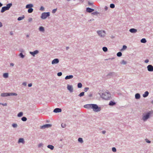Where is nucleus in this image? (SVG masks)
Masks as SVG:
<instances>
[{
	"label": "nucleus",
	"mask_w": 153,
	"mask_h": 153,
	"mask_svg": "<svg viewBox=\"0 0 153 153\" xmlns=\"http://www.w3.org/2000/svg\"><path fill=\"white\" fill-rule=\"evenodd\" d=\"M84 107L88 109H92L95 112H99L101 110L100 107L95 104H89L84 105Z\"/></svg>",
	"instance_id": "nucleus-1"
},
{
	"label": "nucleus",
	"mask_w": 153,
	"mask_h": 153,
	"mask_svg": "<svg viewBox=\"0 0 153 153\" xmlns=\"http://www.w3.org/2000/svg\"><path fill=\"white\" fill-rule=\"evenodd\" d=\"M100 95L102 98L106 100H109L111 97V94L107 90L103 91Z\"/></svg>",
	"instance_id": "nucleus-2"
},
{
	"label": "nucleus",
	"mask_w": 153,
	"mask_h": 153,
	"mask_svg": "<svg viewBox=\"0 0 153 153\" xmlns=\"http://www.w3.org/2000/svg\"><path fill=\"white\" fill-rule=\"evenodd\" d=\"M50 16V13H42L41 18L42 19H45L47 17Z\"/></svg>",
	"instance_id": "nucleus-3"
},
{
	"label": "nucleus",
	"mask_w": 153,
	"mask_h": 153,
	"mask_svg": "<svg viewBox=\"0 0 153 153\" xmlns=\"http://www.w3.org/2000/svg\"><path fill=\"white\" fill-rule=\"evenodd\" d=\"M97 33L101 37H104L105 35V31L104 30L97 31Z\"/></svg>",
	"instance_id": "nucleus-4"
},
{
	"label": "nucleus",
	"mask_w": 153,
	"mask_h": 153,
	"mask_svg": "<svg viewBox=\"0 0 153 153\" xmlns=\"http://www.w3.org/2000/svg\"><path fill=\"white\" fill-rule=\"evenodd\" d=\"M150 113H148L145 116H144L143 117V120L144 121H146L147 120L149 117Z\"/></svg>",
	"instance_id": "nucleus-5"
},
{
	"label": "nucleus",
	"mask_w": 153,
	"mask_h": 153,
	"mask_svg": "<svg viewBox=\"0 0 153 153\" xmlns=\"http://www.w3.org/2000/svg\"><path fill=\"white\" fill-rule=\"evenodd\" d=\"M148 70L149 71H153V66L151 65H149L147 67Z\"/></svg>",
	"instance_id": "nucleus-6"
},
{
	"label": "nucleus",
	"mask_w": 153,
	"mask_h": 153,
	"mask_svg": "<svg viewBox=\"0 0 153 153\" xmlns=\"http://www.w3.org/2000/svg\"><path fill=\"white\" fill-rule=\"evenodd\" d=\"M67 89L70 92H72L73 91V89L71 85H68Z\"/></svg>",
	"instance_id": "nucleus-7"
},
{
	"label": "nucleus",
	"mask_w": 153,
	"mask_h": 153,
	"mask_svg": "<svg viewBox=\"0 0 153 153\" xmlns=\"http://www.w3.org/2000/svg\"><path fill=\"white\" fill-rule=\"evenodd\" d=\"M51 125L49 124H47L45 125H44L43 126H41V128H49L51 127Z\"/></svg>",
	"instance_id": "nucleus-8"
},
{
	"label": "nucleus",
	"mask_w": 153,
	"mask_h": 153,
	"mask_svg": "<svg viewBox=\"0 0 153 153\" xmlns=\"http://www.w3.org/2000/svg\"><path fill=\"white\" fill-rule=\"evenodd\" d=\"M59 62V59H54L52 62V64H53L58 63Z\"/></svg>",
	"instance_id": "nucleus-9"
},
{
	"label": "nucleus",
	"mask_w": 153,
	"mask_h": 153,
	"mask_svg": "<svg viewBox=\"0 0 153 153\" xmlns=\"http://www.w3.org/2000/svg\"><path fill=\"white\" fill-rule=\"evenodd\" d=\"M61 111V109L58 108L55 109L53 110V112L55 113L60 112Z\"/></svg>",
	"instance_id": "nucleus-10"
},
{
	"label": "nucleus",
	"mask_w": 153,
	"mask_h": 153,
	"mask_svg": "<svg viewBox=\"0 0 153 153\" xmlns=\"http://www.w3.org/2000/svg\"><path fill=\"white\" fill-rule=\"evenodd\" d=\"M137 31V30L134 28H131L129 30V31L132 33H136Z\"/></svg>",
	"instance_id": "nucleus-11"
},
{
	"label": "nucleus",
	"mask_w": 153,
	"mask_h": 153,
	"mask_svg": "<svg viewBox=\"0 0 153 153\" xmlns=\"http://www.w3.org/2000/svg\"><path fill=\"white\" fill-rule=\"evenodd\" d=\"M94 11V9L91 8H87L86 9V11L89 13H91L92 12Z\"/></svg>",
	"instance_id": "nucleus-12"
},
{
	"label": "nucleus",
	"mask_w": 153,
	"mask_h": 153,
	"mask_svg": "<svg viewBox=\"0 0 153 153\" xmlns=\"http://www.w3.org/2000/svg\"><path fill=\"white\" fill-rule=\"evenodd\" d=\"M38 53V51L37 50L34 51L33 52H30V53L33 56H34V55Z\"/></svg>",
	"instance_id": "nucleus-13"
},
{
	"label": "nucleus",
	"mask_w": 153,
	"mask_h": 153,
	"mask_svg": "<svg viewBox=\"0 0 153 153\" xmlns=\"http://www.w3.org/2000/svg\"><path fill=\"white\" fill-rule=\"evenodd\" d=\"M8 10L7 8L6 7H4L2 8L1 10V13H3L5 11Z\"/></svg>",
	"instance_id": "nucleus-14"
},
{
	"label": "nucleus",
	"mask_w": 153,
	"mask_h": 153,
	"mask_svg": "<svg viewBox=\"0 0 153 153\" xmlns=\"http://www.w3.org/2000/svg\"><path fill=\"white\" fill-rule=\"evenodd\" d=\"M1 96L3 97L9 96V93H2L1 94Z\"/></svg>",
	"instance_id": "nucleus-15"
},
{
	"label": "nucleus",
	"mask_w": 153,
	"mask_h": 153,
	"mask_svg": "<svg viewBox=\"0 0 153 153\" xmlns=\"http://www.w3.org/2000/svg\"><path fill=\"white\" fill-rule=\"evenodd\" d=\"M73 75H69L66 76L65 78V79H72L73 78Z\"/></svg>",
	"instance_id": "nucleus-16"
},
{
	"label": "nucleus",
	"mask_w": 153,
	"mask_h": 153,
	"mask_svg": "<svg viewBox=\"0 0 153 153\" xmlns=\"http://www.w3.org/2000/svg\"><path fill=\"white\" fill-rule=\"evenodd\" d=\"M149 94V93L148 92L146 91L145 92L144 94H143V97H146Z\"/></svg>",
	"instance_id": "nucleus-17"
},
{
	"label": "nucleus",
	"mask_w": 153,
	"mask_h": 153,
	"mask_svg": "<svg viewBox=\"0 0 153 153\" xmlns=\"http://www.w3.org/2000/svg\"><path fill=\"white\" fill-rule=\"evenodd\" d=\"M33 7V5L32 4H27L26 6V8H30Z\"/></svg>",
	"instance_id": "nucleus-18"
},
{
	"label": "nucleus",
	"mask_w": 153,
	"mask_h": 153,
	"mask_svg": "<svg viewBox=\"0 0 153 153\" xmlns=\"http://www.w3.org/2000/svg\"><path fill=\"white\" fill-rule=\"evenodd\" d=\"M116 104V103L112 101H111L109 103V105L111 106H113L115 105Z\"/></svg>",
	"instance_id": "nucleus-19"
},
{
	"label": "nucleus",
	"mask_w": 153,
	"mask_h": 153,
	"mask_svg": "<svg viewBox=\"0 0 153 153\" xmlns=\"http://www.w3.org/2000/svg\"><path fill=\"white\" fill-rule=\"evenodd\" d=\"M17 94L15 93H9V96H17Z\"/></svg>",
	"instance_id": "nucleus-20"
},
{
	"label": "nucleus",
	"mask_w": 153,
	"mask_h": 153,
	"mask_svg": "<svg viewBox=\"0 0 153 153\" xmlns=\"http://www.w3.org/2000/svg\"><path fill=\"white\" fill-rule=\"evenodd\" d=\"M12 5V4L11 3L8 4L7 5V6L6 7L7 8V9L8 10Z\"/></svg>",
	"instance_id": "nucleus-21"
},
{
	"label": "nucleus",
	"mask_w": 153,
	"mask_h": 153,
	"mask_svg": "<svg viewBox=\"0 0 153 153\" xmlns=\"http://www.w3.org/2000/svg\"><path fill=\"white\" fill-rule=\"evenodd\" d=\"M135 97L136 99H139L140 97V95L139 94H135Z\"/></svg>",
	"instance_id": "nucleus-22"
},
{
	"label": "nucleus",
	"mask_w": 153,
	"mask_h": 153,
	"mask_svg": "<svg viewBox=\"0 0 153 153\" xmlns=\"http://www.w3.org/2000/svg\"><path fill=\"white\" fill-rule=\"evenodd\" d=\"M18 143H24V139L23 138H20L18 141Z\"/></svg>",
	"instance_id": "nucleus-23"
},
{
	"label": "nucleus",
	"mask_w": 153,
	"mask_h": 153,
	"mask_svg": "<svg viewBox=\"0 0 153 153\" xmlns=\"http://www.w3.org/2000/svg\"><path fill=\"white\" fill-rule=\"evenodd\" d=\"M47 147L48 148H49L51 150H53L54 149V146L51 145H48Z\"/></svg>",
	"instance_id": "nucleus-24"
},
{
	"label": "nucleus",
	"mask_w": 153,
	"mask_h": 153,
	"mask_svg": "<svg viewBox=\"0 0 153 153\" xmlns=\"http://www.w3.org/2000/svg\"><path fill=\"white\" fill-rule=\"evenodd\" d=\"M39 30L40 31L44 32V29L43 27H40L39 28Z\"/></svg>",
	"instance_id": "nucleus-25"
},
{
	"label": "nucleus",
	"mask_w": 153,
	"mask_h": 153,
	"mask_svg": "<svg viewBox=\"0 0 153 153\" xmlns=\"http://www.w3.org/2000/svg\"><path fill=\"white\" fill-rule=\"evenodd\" d=\"M3 76L4 78H7L8 77V74L7 73H5L4 74Z\"/></svg>",
	"instance_id": "nucleus-26"
},
{
	"label": "nucleus",
	"mask_w": 153,
	"mask_h": 153,
	"mask_svg": "<svg viewBox=\"0 0 153 153\" xmlns=\"http://www.w3.org/2000/svg\"><path fill=\"white\" fill-rule=\"evenodd\" d=\"M141 42L143 43H145L146 42V39L144 38H143L141 39Z\"/></svg>",
	"instance_id": "nucleus-27"
},
{
	"label": "nucleus",
	"mask_w": 153,
	"mask_h": 153,
	"mask_svg": "<svg viewBox=\"0 0 153 153\" xmlns=\"http://www.w3.org/2000/svg\"><path fill=\"white\" fill-rule=\"evenodd\" d=\"M33 11V8H30L28 9V13H30L32 12Z\"/></svg>",
	"instance_id": "nucleus-28"
},
{
	"label": "nucleus",
	"mask_w": 153,
	"mask_h": 153,
	"mask_svg": "<svg viewBox=\"0 0 153 153\" xmlns=\"http://www.w3.org/2000/svg\"><path fill=\"white\" fill-rule=\"evenodd\" d=\"M24 16L22 17H19L18 18V20L19 21H20L24 19Z\"/></svg>",
	"instance_id": "nucleus-29"
},
{
	"label": "nucleus",
	"mask_w": 153,
	"mask_h": 153,
	"mask_svg": "<svg viewBox=\"0 0 153 153\" xmlns=\"http://www.w3.org/2000/svg\"><path fill=\"white\" fill-rule=\"evenodd\" d=\"M77 86L78 88H81L82 86V84L81 83H79L78 84Z\"/></svg>",
	"instance_id": "nucleus-30"
},
{
	"label": "nucleus",
	"mask_w": 153,
	"mask_h": 153,
	"mask_svg": "<svg viewBox=\"0 0 153 153\" xmlns=\"http://www.w3.org/2000/svg\"><path fill=\"white\" fill-rule=\"evenodd\" d=\"M23 115V113L22 112H19L18 114V117H21Z\"/></svg>",
	"instance_id": "nucleus-31"
},
{
	"label": "nucleus",
	"mask_w": 153,
	"mask_h": 153,
	"mask_svg": "<svg viewBox=\"0 0 153 153\" xmlns=\"http://www.w3.org/2000/svg\"><path fill=\"white\" fill-rule=\"evenodd\" d=\"M122 55V53L121 52H119L117 54V56H118L120 57Z\"/></svg>",
	"instance_id": "nucleus-32"
},
{
	"label": "nucleus",
	"mask_w": 153,
	"mask_h": 153,
	"mask_svg": "<svg viewBox=\"0 0 153 153\" xmlns=\"http://www.w3.org/2000/svg\"><path fill=\"white\" fill-rule=\"evenodd\" d=\"M103 50L105 52H106L107 51V48L106 47H104L102 48Z\"/></svg>",
	"instance_id": "nucleus-33"
},
{
	"label": "nucleus",
	"mask_w": 153,
	"mask_h": 153,
	"mask_svg": "<svg viewBox=\"0 0 153 153\" xmlns=\"http://www.w3.org/2000/svg\"><path fill=\"white\" fill-rule=\"evenodd\" d=\"M27 120V118L25 117H23L22 118V120L23 121H26Z\"/></svg>",
	"instance_id": "nucleus-34"
},
{
	"label": "nucleus",
	"mask_w": 153,
	"mask_h": 153,
	"mask_svg": "<svg viewBox=\"0 0 153 153\" xmlns=\"http://www.w3.org/2000/svg\"><path fill=\"white\" fill-rule=\"evenodd\" d=\"M84 92H82L81 93L79 94V96L80 97H81L84 96Z\"/></svg>",
	"instance_id": "nucleus-35"
},
{
	"label": "nucleus",
	"mask_w": 153,
	"mask_h": 153,
	"mask_svg": "<svg viewBox=\"0 0 153 153\" xmlns=\"http://www.w3.org/2000/svg\"><path fill=\"white\" fill-rule=\"evenodd\" d=\"M110 7L111 8H113L115 7V5L114 4H111L110 5Z\"/></svg>",
	"instance_id": "nucleus-36"
},
{
	"label": "nucleus",
	"mask_w": 153,
	"mask_h": 153,
	"mask_svg": "<svg viewBox=\"0 0 153 153\" xmlns=\"http://www.w3.org/2000/svg\"><path fill=\"white\" fill-rule=\"evenodd\" d=\"M78 141L81 143H82L83 142V140H82V138H79V139H78Z\"/></svg>",
	"instance_id": "nucleus-37"
},
{
	"label": "nucleus",
	"mask_w": 153,
	"mask_h": 153,
	"mask_svg": "<svg viewBox=\"0 0 153 153\" xmlns=\"http://www.w3.org/2000/svg\"><path fill=\"white\" fill-rule=\"evenodd\" d=\"M66 124L65 123H62L61 124V126L63 128H64L66 126Z\"/></svg>",
	"instance_id": "nucleus-38"
},
{
	"label": "nucleus",
	"mask_w": 153,
	"mask_h": 153,
	"mask_svg": "<svg viewBox=\"0 0 153 153\" xmlns=\"http://www.w3.org/2000/svg\"><path fill=\"white\" fill-rule=\"evenodd\" d=\"M19 55L22 58H23L24 57V56L23 55L22 53H20Z\"/></svg>",
	"instance_id": "nucleus-39"
},
{
	"label": "nucleus",
	"mask_w": 153,
	"mask_h": 153,
	"mask_svg": "<svg viewBox=\"0 0 153 153\" xmlns=\"http://www.w3.org/2000/svg\"><path fill=\"white\" fill-rule=\"evenodd\" d=\"M112 151L114 152H115L116 151V149L115 147H113L112 148Z\"/></svg>",
	"instance_id": "nucleus-40"
},
{
	"label": "nucleus",
	"mask_w": 153,
	"mask_h": 153,
	"mask_svg": "<svg viewBox=\"0 0 153 153\" xmlns=\"http://www.w3.org/2000/svg\"><path fill=\"white\" fill-rule=\"evenodd\" d=\"M17 124H15V123H14L12 124L13 127L14 128L17 127Z\"/></svg>",
	"instance_id": "nucleus-41"
},
{
	"label": "nucleus",
	"mask_w": 153,
	"mask_h": 153,
	"mask_svg": "<svg viewBox=\"0 0 153 153\" xmlns=\"http://www.w3.org/2000/svg\"><path fill=\"white\" fill-rule=\"evenodd\" d=\"M56 10H57V9H54L52 11V13H55L56 11Z\"/></svg>",
	"instance_id": "nucleus-42"
},
{
	"label": "nucleus",
	"mask_w": 153,
	"mask_h": 153,
	"mask_svg": "<svg viewBox=\"0 0 153 153\" xmlns=\"http://www.w3.org/2000/svg\"><path fill=\"white\" fill-rule=\"evenodd\" d=\"M40 10H41V11H44V7H42V6H41L40 8Z\"/></svg>",
	"instance_id": "nucleus-43"
},
{
	"label": "nucleus",
	"mask_w": 153,
	"mask_h": 153,
	"mask_svg": "<svg viewBox=\"0 0 153 153\" xmlns=\"http://www.w3.org/2000/svg\"><path fill=\"white\" fill-rule=\"evenodd\" d=\"M62 75V73L61 72H59L57 73V75L58 76H60Z\"/></svg>",
	"instance_id": "nucleus-44"
},
{
	"label": "nucleus",
	"mask_w": 153,
	"mask_h": 153,
	"mask_svg": "<svg viewBox=\"0 0 153 153\" xmlns=\"http://www.w3.org/2000/svg\"><path fill=\"white\" fill-rule=\"evenodd\" d=\"M146 141L147 143H150L151 142V141H150L149 140L147 139H146Z\"/></svg>",
	"instance_id": "nucleus-45"
},
{
	"label": "nucleus",
	"mask_w": 153,
	"mask_h": 153,
	"mask_svg": "<svg viewBox=\"0 0 153 153\" xmlns=\"http://www.w3.org/2000/svg\"><path fill=\"white\" fill-rule=\"evenodd\" d=\"M127 48V47L126 45H123V49L124 50L126 49Z\"/></svg>",
	"instance_id": "nucleus-46"
},
{
	"label": "nucleus",
	"mask_w": 153,
	"mask_h": 153,
	"mask_svg": "<svg viewBox=\"0 0 153 153\" xmlns=\"http://www.w3.org/2000/svg\"><path fill=\"white\" fill-rule=\"evenodd\" d=\"M88 88H85L84 89V91L85 92H86L88 90Z\"/></svg>",
	"instance_id": "nucleus-47"
},
{
	"label": "nucleus",
	"mask_w": 153,
	"mask_h": 153,
	"mask_svg": "<svg viewBox=\"0 0 153 153\" xmlns=\"http://www.w3.org/2000/svg\"><path fill=\"white\" fill-rule=\"evenodd\" d=\"M121 63L122 64H125L126 63V61H124V60H123L122 62H121Z\"/></svg>",
	"instance_id": "nucleus-48"
},
{
	"label": "nucleus",
	"mask_w": 153,
	"mask_h": 153,
	"mask_svg": "<svg viewBox=\"0 0 153 153\" xmlns=\"http://www.w3.org/2000/svg\"><path fill=\"white\" fill-rule=\"evenodd\" d=\"M149 62V60L148 59H146L145 61V62L146 63H147L148 62Z\"/></svg>",
	"instance_id": "nucleus-49"
},
{
	"label": "nucleus",
	"mask_w": 153,
	"mask_h": 153,
	"mask_svg": "<svg viewBox=\"0 0 153 153\" xmlns=\"http://www.w3.org/2000/svg\"><path fill=\"white\" fill-rule=\"evenodd\" d=\"M32 84L31 83H30V84H28V86L29 87H30L32 86Z\"/></svg>",
	"instance_id": "nucleus-50"
},
{
	"label": "nucleus",
	"mask_w": 153,
	"mask_h": 153,
	"mask_svg": "<svg viewBox=\"0 0 153 153\" xmlns=\"http://www.w3.org/2000/svg\"><path fill=\"white\" fill-rule=\"evenodd\" d=\"M14 65V64L13 63H11L10 64V65L12 66H13Z\"/></svg>",
	"instance_id": "nucleus-51"
},
{
	"label": "nucleus",
	"mask_w": 153,
	"mask_h": 153,
	"mask_svg": "<svg viewBox=\"0 0 153 153\" xmlns=\"http://www.w3.org/2000/svg\"><path fill=\"white\" fill-rule=\"evenodd\" d=\"M102 132L103 134H104L105 133V131H102Z\"/></svg>",
	"instance_id": "nucleus-52"
},
{
	"label": "nucleus",
	"mask_w": 153,
	"mask_h": 153,
	"mask_svg": "<svg viewBox=\"0 0 153 153\" xmlns=\"http://www.w3.org/2000/svg\"><path fill=\"white\" fill-rule=\"evenodd\" d=\"M108 7L106 6H105V9L106 10H107L108 9Z\"/></svg>",
	"instance_id": "nucleus-53"
},
{
	"label": "nucleus",
	"mask_w": 153,
	"mask_h": 153,
	"mask_svg": "<svg viewBox=\"0 0 153 153\" xmlns=\"http://www.w3.org/2000/svg\"><path fill=\"white\" fill-rule=\"evenodd\" d=\"M2 26V23L0 22V27Z\"/></svg>",
	"instance_id": "nucleus-54"
},
{
	"label": "nucleus",
	"mask_w": 153,
	"mask_h": 153,
	"mask_svg": "<svg viewBox=\"0 0 153 153\" xmlns=\"http://www.w3.org/2000/svg\"><path fill=\"white\" fill-rule=\"evenodd\" d=\"M2 6V4L0 2V7H1Z\"/></svg>",
	"instance_id": "nucleus-55"
},
{
	"label": "nucleus",
	"mask_w": 153,
	"mask_h": 153,
	"mask_svg": "<svg viewBox=\"0 0 153 153\" xmlns=\"http://www.w3.org/2000/svg\"><path fill=\"white\" fill-rule=\"evenodd\" d=\"M23 85H26V84L25 83H23Z\"/></svg>",
	"instance_id": "nucleus-56"
},
{
	"label": "nucleus",
	"mask_w": 153,
	"mask_h": 153,
	"mask_svg": "<svg viewBox=\"0 0 153 153\" xmlns=\"http://www.w3.org/2000/svg\"><path fill=\"white\" fill-rule=\"evenodd\" d=\"M2 105L4 106H6L7 105L6 103H5L4 104H3Z\"/></svg>",
	"instance_id": "nucleus-57"
},
{
	"label": "nucleus",
	"mask_w": 153,
	"mask_h": 153,
	"mask_svg": "<svg viewBox=\"0 0 153 153\" xmlns=\"http://www.w3.org/2000/svg\"><path fill=\"white\" fill-rule=\"evenodd\" d=\"M32 20V19L31 18V19H30V20H29V21H31Z\"/></svg>",
	"instance_id": "nucleus-58"
},
{
	"label": "nucleus",
	"mask_w": 153,
	"mask_h": 153,
	"mask_svg": "<svg viewBox=\"0 0 153 153\" xmlns=\"http://www.w3.org/2000/svg\"><path fill=\"white\" fill-rule=\"evenodd\" d=\"M151 103L152 104H153V100H152V101L151 102Z\"/></svg>",
	"instance_id": "nucleus-59"
},
{
	"label": "nucleus",
	"mask_w": 153,
	"mask_h": 153,
	"mask_svg": "<svg viewBox=\"0 0 153 153\" xmlns=\"http://www.w3.org/2000/svg\"><path fill=\"white\" fill-rule=\"evenodd\" d=\"M66 48H67V49H68L69 48L68 47H67Z\"/></svg>",
	"instance_id": "nucleus-60"
},
{
	"label": "nucleus",
	"mask_w": 153,
	"mask_h": 153,
	"mask_svg": "<svg viewBox=\"0 0 153 153\" xmlns=\"http://www.w3.org/2000/svg\"><path fill=\"white\" fill-rule=\"evenodd\" d=\"M10 34L11 35H12L13 34V33H11V32H10Z\"/></svg>",
	"instance_id": "nucleus-61"
}]
</instances>
